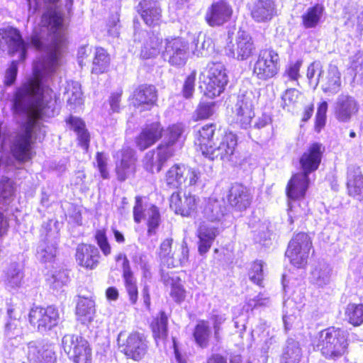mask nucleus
Masks as SVG:
<instances>
[{
    "label": "nucleus",
    "instance_id": "1",
    "mask_svg": "<svg viewBox=\"0 0 363 363\" xmlns=\"http://www.w3.org/2000/svg\"><path fill=\"white\" fill-rule=\"evenodd\" d=\"M347 331L330 327L319 332L313 340L315 350L320 351L326 359H337L343 357L348 349Z\"/></svg>",
    "mask_w": 363,
    "mask_h": 363
},
{
    "label": "nucleus",
    "instance_id": "2",
    "mask_svg": "<svg viewBox=\"0 0 363 363\" xmlns=\"http://www.w3.org/2000/svg\"><path fill=\"white\" fill-rule=\"evenodd\" d=\"M63 350L74 363H91L92 351L88 341L77 335L67 334L62 339Z\"/></svg>",
    "mask_w": 363,
    "mask_h": 363
},
{
    "label": "nucleus",
    "instance_id": "3",
    "mask_svg": "<svg viewBox=\"0 0 363 363\" xmlns=\"http://www.w3.org/2000/svg\"><path fill=\"white\" fill-rule=\"evenodd\" d=\"M311 247L312 242L308 234L297 233L289 242L286 256L294 267L303 268L307 264Z\"/></svg>",
    "mask_w": 363,
    "mask_h": 363
},
{
    "label": "nucleus",
    "instance_id": "4",
    "mask_svg": "<svg viewBox=\"0 0 363 363\" xmlns=\"http://www.w3.org/2000/svg\"><path fill=\"white\" fill-rule=\"evenodd\" d=\"M118 343L121 351L134 361L142 359L147 352V341L143 334L138 332L130 333L126 337L125 334L120 333Z\"/></svg>",
    "mask_w": 363,
    "mask_h": 363
},
{
    "label": "nucleus",
    "instance_id": "5",
    "mask_svg": "<svg viewBox=\"0 0 363 363\" xmlns=\"http://www.w3.org/2000/svg\"><path fill=\"white\" fill-rule=\"evenodd\" d=\"M205 94L209 98L219 96L228 82L224 65L220 62H211L207 66Z\"/></svg>",
    "mask_w": 363,
    "mask_h": 363
},
{
    "label": "nucleus",
    "instance_id": "6",
    "mask_svg": "<svg viewBox=\"0 0 363 363\" xmlns=\"http://www.w3.org/2000/svg\"><path fill=\"white\" fill-rule=\"evenodd\" d=\"M201 179L199 171L184 164H174L166 173V184L170 188L196 185Z\"/></svg>",
    "mask_w": 363,
    "mask_h": 363
},
{
    "label": "nucleus",
    "instance_id": "7",
    "mask_svg": "<svg viewBox=\"0 0 363 363\" xmlns=\"http://www.w3.org/2000/svg\"><path fill=\"white\" fill-rule=\"evenodd\" d=\"M279 55L276 51L272 49L262 50L255 63L253 74L262 80L271 79L279 72Z\"/></svg>",
    "mask_w": 363,
    "mask_h": 363
},
{
    "label": "nucleus",
    "instance_id": "8",
    "mask_svg": "<svg viewBox=\"0 0 363 363\" xmlns=\"http://www.w3.org/2000/svg\"><path fill=\"white\" fill-rule=\"evenodd\" d=\"M28 44L22 38L18 30L13 27L0 28V49L7 50L14 55L18 54L19 59L23 60L26 57Z\"/></svg>",
    "mask_w": 363,
    "mask_h": 363
},
{
    "label": "nucleus",
    "instance_id": "9",
    "mask_svg": "<svg viewBox=\"0 0 363 363\" xmlns=\"http://www.w3.org/2000/svg\"><path fill=\"white\" fill-rule=\"evenodd\" d=\"M30 323L36 327L40 333L50 330L55 327L60 320V314L57 308L52 306L43 308L40 306L33 307L28 315Z\"/></svg>",
    "mask_w": 363,
    "mask_h": 363
},
{
    "label": "nucleus",
    "instance_id": "10",
    "mask_svg": "<svg viewBox=\"0 0 363 363\" xmlns=\"http://www.w3.org/2000/svg\"><path fill=\"white\" fill-rule=\"evenodd\" d=\"M162 57L173 66L184 65L189 57L188 43L180 38H167Z\"/></svg>",
    "mask_w": 363,
    "mask_h": 363
},
{
    "label": "nucleus",
    "instance_id": "11",
    "mask_svg": "<svg viewBox=\"0 0 363 363\" xmlns=\"http://www.w3.org/2000/svg\"><path fill=\"white\" fill-rule=\"evenodd\" d=\"M255 96L252 91H246L238 97L235 106V122L242 128L252 127V120L255 117Z\"/></svg>",
    "mask_w": 363,
    "mask_h": 363
},
{
    "label": "nucleus",
    "instance_id": "12",
    "mask_svg": "<svg viewBox=\"0 0 363 363\" xmlns=\"http://www.w3.org/2000/svg\"><path fill=\"white\" fill-rule=\"evenodd\" d=\"M254 50L255 45L251 35L242 30L238 31L235 43L230 42L225 48L226 55L238 60L248 59Z\"/></svg>",
    "mask_w": 363,
    "mask_h": 363
},
{
    "label": "nucleus",
    "instance_id": "13",
    "mask_svg": "<svg viewBox=\"0 0 363 363\" xmlns=\"http://www.w3.org/2000/svg\"><path fill=\"white\" fill-rule=\"evenodd\" d=\"M233 13V7L228 1L218 0L207 9L204 18L211 27L221 26L231 19Z\"/></svg>",
    "mask_w": 363,
    "mask_h": 363
},
{
    "label": "nucleus",
    "instance_id": "14",
    "mask_svg": "<svg viewBox=\"0 0 363 363\" xmlns=\"http://www.w3.org/2000/svg\"><path fill=\"white\" fill-rule=\"evenodd\" d=\"M170 208L177 214L191 216L196 211L199 199L191 193L174 192L170 197Z\"/></svg>",
    "mask_w": 363,
    "mask_h": 363
},
{
    "label": "nucleus",
    "instance_id": "15",
    "mask_svg": "<svg viewBox=\"0 0 363 363\" xmlns=\"http://www.w3.org/2000/svg\"><path fill=\"white\" fill-rule=\"evenodd\" d=\"M320 83L323 92L328 95H335L341 89L340 73L336 65H330L325 73L320 72L315 80V86Z\"/></svg>",
    "mask_w": 363,
    "mask_h": 363
},
{
    "label": "nucleus",
    "instance_id": "16",
    "mask_svg": "<svg viewBox=\"0 0 363 363\" xmlns=\"http://www.w3.org/2000/svg\"><path fill=\"white\" fill-rule=\"evenodd\" d=\"M174 150L164 145H160L156 151H149L146 153L143 162L147 171L155 173L159 172L164 164L174 155Z\"/></svg>",
    "mask_w": 363,
    "mask_h": 363
},
{
    "label": "nucleus",
    "instance_id": "17",
    "mask_svg": "<svg viewBox=\"0 0 363 363\" xmlns=\"http://www.w3.org/2000/svg\"><path fill=\"white\" fill-rule=\"evenodd\" d=\"M325 147L320 143L311 144L302 154L299 163L302 172L310 174L316 171L321 162Z\"/></svg>",
    "mask_w": 363,
    "mask_h": 363
},
{
    "label": "nucleus",
    "instance_id": "18",
    "mask_svg": "<svg viewBox=\"0 0 363 363\" xmlns=\"http://www.w3.org/2000/svg\"><path fill=\"white\" fill-rule=\"evenodd\" d=\"M358 110L357 101L348 94L339 95L334 104L335 116L340 122H349Z\"/></svg>",
    "mask_w": 363,
    "mask_h": 363
},
{
    "label": "nucleus",
    "instance_id": "19",
    "mask_svg": "<svg viewBox=\"0 0 363 363\" xmlns=\"http://www.w3.org/2000/svg\"><path fill=\"white\" fill-rule=\"evenodd\" d=\"M226 197L229 204L240 211L247 209L250 206L252 199L250 189L239 183L231 185Z\"/></svg>",
    "mask_w": 363,
    "mask_h": 363
},
{
    "label": "nucleus",
    "instance_id": "20",
    "mask_svg": "<svg viewBox=\"0 0 363 363\" xmlns=\"http://www.w3.org/2000/svg\"><path fill=\"white\" fill-rule=\"evenodd\" d=\"M237 145V137L233 133H225L216 146L210 149L208 157L211 160L220 158L222 160H230Z\"/></svg>",
    "mask_w": 363,
    "mask_h": 363
},
{
    "label": "nucleus",
    "instance_id": "21",
    "mask_svg": "<svg viewBox=\"0 0 363 363\" xmlns=\"http://www.w3.org/2000/svg\"><path fill=\"white\" fill-rule=\"evenodd\" d=\"M28 358L35 363H55L56 356L50 345L30 342L28 345Z\"/></svg>",
    "mask_w": 363,
    "mask_h": 363
},
{
    "label": "nucleus",
    "instance_id": "22",
    "mask_svg": "<svg viewBox=\"0 0 363 363\" xmlns=\"http://www.w3.org/2000/svg\"><path fill=\"white\" fill-rule=\"evenodd\" d=\"M157 99V90L152 85H140L133 92V105L138 108L141 107L143 110L150 109L155 104Z\"/></svg>",
    "mask_w": 363,
    "mask_h": 363
},
{
    "label": "nucleus",
    "instance_id": "23",
    "mask_svg": "<svg viewBox=\"0 0 363 363\" xmlns=\"http://www.w3.org/2000/svg\"><path fill=\"white\" fill-rule=\"evenodd\" d=\"M277 14L274 0H257L251 9L252 18L258 23L271 21Z\"/></svg>",
    "mask_w": 363,
    "mask_h": 363
},
{
    "label": "nucleus",
    "instance_id": "24",
    "mask_svg": "<svg viewBox=\"0 0 363 363\" xmlns=\"http://www.w3.org/2000/svg\"><path fill=\"white\" fill-rule=\"evenodd\" d=\"M308 175L301 172L292 176L286 187V194L290 199L304 197L310 184Z\"/></svg>",
    "mask_w": 363,
    "mask_h": 363
},
{
    "label": "nucleus",
    "instance_id": "25",
    "mask_svg": "<svg viewBox=\"0 0 363 363\" xmlns=\"http://www.w3.org/2000/svg\"><path fill=\"white\" fill-rule=\"evenodd\" d=\"M116 157L120 160L116 168L118 179L124 181L134 171L133 150L128 147L123 148L116 153Z\"/></svg>",
    "mask_w": 363,
    "mask_h": 363
},
{
    "label": "nucleus",
    "instance_id": "26",
    "mask_svg": "<svg viewBox=\"0 0 363 363\" xmlns=\"http://www.w3.org/2000/svg\"><path fill=\"white\" fill-rule=\"evenodd\" d=\"M99 258L98 249L91 245H78L76 251V259L79 265L92 269L97 266Z\"/></svg>",
    "mask_w": 363,
    "mask_h": 363
},
{
    "label": "nucleus",
    "instance_id": "27",
    "mask_svg": "<svg viewBox=\"0 0 363 363\" xmlns=\"http://www.w3.org/2000/svg\"><path fill=\"white\" fill-rule=\"evenodd\" d=\"M216 130L214 124L206 125L195 134V143L200 147L202 154L206 157L210 153V149H212L216 145V141L214 138Z\"/></svg>",
    "mask_w": 363,
    "mask_h": 363
},
{
    "label": "nucleus",
    "instance_id": "28",
    "mask_svg": "<svg viewBox=\"0 0 363 363\" xmlns=\"http://www.w3.org/2000/svg\"><path fill=\"white\" fill-rule=\"evenodd\" d=\"M137 10L147 25L151 26L158 23L161 9L157 0H143L139 3Z\"/></svg>",
    "mask_w": 363,
    "mask_h": 363
},
{
    "label": "nucleus",
    "instance_id": "29",
    "mask_svg": "<svg viewBox=\"0 0 363 363\" xmlns=\"http://www.w3.org/2000/svg\"><path fill=\"white\" fill-rule=\"evenodd\" d=\"M347 186L349 194L354 197H363V174L357 164H350L347 167Z\"/></svg>",
    "mask_w": 363,
    "mask_h": 363
},
{
    "label": "nucleus",
    "instance_id": "30",
    "mask_svg": "<svg viewBox=\"0 0 363 363\" xmlns=\"http://www.w3.org/2000/svg\"><path fill=\"white\" fill-rule=\"evenodd\" d=\"M162 128L160 123L147 125L136 139L139 149L144 150L153 145L162 137Z\"/></svg>",
    "mask_w": 363,
    "mask_h": 363
},
{
    "label": "nucleus",
    "instance_id": "31",
    "mask_svg": "<svg viewBox=\"0 0 363 363\" xmlns=\"http://www.w3.org/2000/svg\"><path fill=\"white\" fill-rule=\"evenodd\" d=\"M218 229L206 223L200 225L198 229L199 252L201 255L206 254L211 248L213 242L218 235Z\"/></svg>",
    "mask_w": 363,
    "mask_h": 363
},
{
    "label": "nucleus",
    "instance_id": "32",
    "mask_svg": "<svg viewBox=\"0 0 363 363\" xmlns=\"http://www.w3.org/2000/svg\"><path fill=\"white\" fill-rule=\"evenodd\" d=\"M225 207L222 201L209 198L205 201L202 213L205 219L211 222H218L224 216Z\"/></svg>",
    "mask_w": 363,
    "mask_h": 363
},
{
    "label": "nucleus",
    "instance_id": "33",
    "mask_svg": "<svg viewBox=\"0 0 363 363\" xmlns=\"http://www.w3.org/2000/svg\"><path fill=\"white\" fill-rule=\"evenodd\" d=\"M332 269L325 262H320L313 267L310 281L318 286L323 287L330 282Z\"/></svg>",
    "mask_w": 363,
    "mask_h": 363
},
{
    "label": "nucleus",
    "instance_id": "34",
    "mask_svg": "<svg viewBox=\"0 0 363 363\" xmlns=\"http://www.w3.org/2000/svg\"><path fill=\"white\" fill-rule=\"evenodd\" d=\"M23 278V268L17 262H11L4 270L3 280L8 288L20 287Z\"/></svg>",
    "mask_w": 363,
    "mask_h": 363
},
{
    "label": "nucleus",
    "instance_id": "35",
    "mask_svg": "<svg viewBox=\"0 0 363 363\" xmlns=\"http://www.w3.org/2000/svg\"><path fill=\"white\" fill-rule=\"evenodd\" d=\"M324 13L325 7L320 4L308 8L301 16L302 26L306 29L316 28L320 23Z\"/></svg>",
    "mask_w": 363,
    "mask_h": 363
},
{
    "label": "nucleus",
    "instance_id": "36",
    "mask_svg": "<svg viewBox=\"0 0 363 363\" xmlns=\"http://www.w3.org/2000/svg\"><path fill=\"white\" fill-rule=\"evenodd\" d=\"M95 303L88 298L79 297L76 306V315L83 324L90 323L95 314Z\"/></svg>",
    "mask_w": 363,
    "mask_h": 363
},
{
    "label": "nucleus",
    "instance_id": "37",
    "mask_svg": "<svg viewBox=\"0 0 363 363\" xmlns=\"http://www.w3.org/2000/svg\"><path fill=\"white\" fill-rule=\"evenodd\" d=\"M301 357L302 351L299 343L293 339H289L283 350L280 363H299Z\"/></svg>",
    "mask_w": 363,
    "mask_h": 363
},
{
    "label": "nucleus",
    "instance_id": "38",
    "mask_svg": "<svg viewBox=\"0 0 363 363\" xmlns=\"http://www.w3.org/2000/svg\"><path fill=\"white\" fill-rule=\"evenodd\" d=\"M46 281L54 291H59L69 281L68 272L65 269L52 271L48 274Z\"/></svg>",
    "mask_w": 363,
    "mask_h": 363
},
{
    "label": "nucleus",
    "instance_id": "39",
    "mask_svg": "<svg viewBox=\"0 0 363 363\" xmlns=\"http://www.w3.org/2000/svg\"><path fill=\"white\" fill-rule=\"evenodd\" d=\"M7 313L10 318L5 326V334L9 338H15L21 334V329L19 328L20 313L16 311V308L10 306L7 309Z\"/></svg>",
    "mask_w": 363,
    "mask_h": 363
},
{
    "label": "nucleus",
    "instance_id": "40",
    "mask_svg": "<svg viewBox=\"0 0 363 363\" xmlns=\"http://www.w3.org/2000/svg\"><path fill=\"white\" fill-rule=\"evenodd\" d=\"M57 243L48 238L43 240L37 249L38 258L43 262H51L56 255Z\"/></svg>",
    "mask_w": 363,
    "mask_h": 363
},
{
    "label": "nucleus",
    "instance_id": "41",
    "mask_svg": "<svg viewBox=\"0 0 363 363\" xmlns=\"http://www.w3.org/2000/svg\"><path fill=\"white\" fill-rule=\"evenodd\" d=\"M71 128L77 133L78 140L81 145L87 149L89 142V135L85 128V124L80 118L71 116L68 121Z\"/></svg>",
    "mask_w": 363,
    "mask_h": 363
},
{
    "label": "nucleus",
    "instance_id": "42",
    "mask_svg": "<svg viewBox=\"0 0 363 363\" xmlns=\"http://www.w3.org/2000/svg\"><path fill=\"white\" fill-rule=\"evenodd\" d=\"M162 39L156 35L152 34L143 45L140 55L143 58L148 59L154 57L160 52Z\"/></svg>",
    "mask_w": 363,
    "mask_h": 363
},
{
    "label": "nucleus",
    "instance_id": "43",
    "mask_svg": "<svg viewBox=\"0 0 363 363\" xmlns=\"http://www.w3.org/2000/svg\"><path fill=\"white\" fill-rule=\"evenodd\" d=\"M65 95L69 105L78 106L82 104V92L81 85L77 82H67Z\"/></svg>",
    "mask_w": 363,
    "mask_h": 363
},
{
    "label": "nucleus",
    "instance_id": "44",
    "mask_svg": "<svg viewBox=\"0 0 363 363\" xmlns=\"http://www.w3.org/2000/svg\"><path fill=\"white\" fill-rule=\"evenodd\" d=\"M162 280L166 285H171V297L177 302L181 303L185 298V290L179 282V279L177 277H168L162 276Z\"/></svg>",
    "mask_w": 363,
    "mask_h": 363
},
{
    "label": "nucleus",
    "instance_id": "45",
    "mask_svg": "<svg viewBox=\"0 0 363 363\" xmlns=\"http://www.w3.org/2000/svg\"><path fill=\"white\" fill-rule=\"evenodd\" d=\"M110 58L103 48H97L93 60L92 72L101 74L106 72L109 66Z\"/></svg>",
    "mask_w": 363,
    "mask_h": 363
},
{
    "label": "nucleus",
    "instance_id": "46",
    "mask_svg": "<svg viewBox=\"0 0 363 363\" xmlns=\"http://www.w3.org/2000/svg\"><path fill=\"white\" fill-rule=\"evenodd\" d=\"M184 128L182 124H174L169 126L164 134V141L160 145H164L173 148V145L182 137Z\"/></svg>",
    "mask_w": 363,
    "mask_h": 363
},
{
    "label": "nucleus",
    "instance_id": "47",
    "mask_svg": "<svg viewBox=\"0 0 363 363\" xmlns=\"http://www.w3.org/2000/svg\"><path fill=\"white\" fill-rule=\"evenodd\" d=\"M172 242L173 240L172 238L165 239L161 243L158 252L161 264L164 266H167L168 268H171V265H174V255L172 250Z\"/></svg>",
    "mask_w": 363,
    "mask_h": 363
},
{
    "label": "nucleus",
    "instance_id": "48",
    "mask_svg": "<svg viewBox=\"0 0 363 363\" xmlns=\"http://www.w3.org/2000/svg\"><path fill=\"white\" fill-rule=\"evenodd\" d=\"M345 316L348 322L354 326L363 323V304L350 303L345 310Z\"/></svg>",
    "mask_w": 363,
    "mask_h": 363
},
{
    "label": "nucleus",
    "instance_id": "49",
    "mask_svg": "<svg viewBox=\"0 0 363 363\" xmlns=\"http://www.w3.org/2000/svg\"><path fill=\"white\" fill-rule=\"evenodd\" d=\"M153 335L155 339H163L167 335V316L164 312L161 311L152 323Z\"/></svg>",
    "mask_w": 363,
    "mask_h": 363
},
{
    "label": "nucleus",
    "instance_id": "50",
    "mask_svg": "<svg viewBox=\"0 0 363 363\" xmlns=\"http://www.w3.org/2000/svg\"><path fill=\"white\" fill-rule=\"evenodd\" d=\"M211 330L208 322L201 320L196 325L194 337L196 343L201 347H206L208 344V339Z\"/></svg>",
    "mask_w": 363,
    "mask_h": 363
},
{
    "label": "nucleus",
    "instance_id": "51",
    "mask_svg": "<svg viewBox=\"0 0 363 363\" xmlns=\"http://www.w3.org/2000/svg\"><path fill=\"white\" fill-rule=\"evenodd\" d=\"M213 48L212 39L203 35V36L199 37L193 53L197 57H207L213 51Z\"/></svg>",
    "mask_w": 363,
    "mask_h": 363
},
{
    "label": "nucleus",
    "instance_id": "52",
    "mask_svg": "<svg viewBox=\"0 0 363 363\" xmlns=\"http://www.w3.org/2000/svg\"><path fill=\"white\" fill-rule=\"evenodd\" d=\"M145 217L147 219V234L152 235L156 233L160 223V215L158 208L155 206H151L148 209H145Z\"/></svg>",
    "mask_w": 363,
    "mask_h": 363
},
{
    "label": "nucleus",
    "instance_id": "53",
    "mask_svg": "<svg viewBox=\"0 0 363 363\" xmlns=\"http://www.w3.org/2000/svg\"><path fill=\"white\" fill-rule=\"evenodd\" d=\"M263 267L264 263L262 261H256L252 264L249 272L250 280L259 286L264 277Z\"/></svg>",
    "mask_w": 363,
    "mask_h": 363
},
{
    "label": "nucleus",
    "instance_id": "54",
    "mask_svg": "<svg viewBox=\"0 0 363 363\" xmlns=\"http://www.w3.org/2000/svg\"><path fill=\"white\" fill-rule=\"evenodd\" d=\"M214 105L213 102H201L195 111L196 119H206L212 116L214 113Z\"/></svg>",
    "mask_w": 363,
    "mask_h": 363
},
{
    "label": "nucleus",
    "instance_id": "55",
    "mask_svg": "<svg viewBox=\"0 0 363 363\" xmlns=\"http://www.w3.org/2000/svg\"><path fill=\"white\" fill-rule=\"evenodd\" d=\"M348 28H351L354 31L360 35H363V11L351 16L345 22Z\"/></svg>",
    "mask_w": 363,
    "mask_h": 363
},
{
    "label": "nucleus",
    "instance_id": "56",
    "mask_svg": "<svg viewBox=\"0 0 363 363\" xmlns=\"http://www.w3.org/2000/svg\"><path fill=\"white\" fill-rule=\"evenodd\" d=\"M95 238L103 254L105 256L109 255L111 252V247L106 238L105 231L101 230H97Z\"/></svg>",
    "mask_w": 363,
    "mask_h": 363
},
{
    "label": "nucleus",
    "instance_id": "57",
    "mask_svg": "<svg viewBox=\"0 0 363 363\" xmlns=\"http://www.w3.org/2000/svg\"><path fill=\"white\" fill-rule=\"evenodd\" d=\"M196 73L195 71H193L186 79L182 92L183 95L185 98L189 99L191 98L194 91V85L196 80Z\"/></svg>",
    "mask_w": 363,
    "mask_h": 363
},
{
    "label": "nucleus",
    "instance_id": "58",
    "mask_svg": "<svg viewBox=\"0 0 363 363\" xmlns=\"http://www.w3.org/2000/svg\"><path fill=\"white\" fill-rule=\"evenodd\" d=\"M328 110V103L326 101H323L320 104L318 107L317 113H316V121H315V127L316 128L320 129L324 126L326 118V113ZM320 130H318L319 131Z\"/></svg>",
    "mask_w": 363,
    "mask_h": 363
},
{
    "label": "nucleus",
    "instance_id": "59",
    "mask_svg": "<svg viewBox=\"0 0 363 363\" xmlns=\"http://www.w3.org/2000/svg\"><path fill=\"white\" fill-rule=\"evenodd\" d=\"M299 94V91L296 89H287L282 96L284 105L287 106L294 105L298 101Z\"/></svg>",
    "mask_w": 363,
    "mask_h": 363
},
{
    "label": "nucleus",
    "instance_id": "60",
    "mask_svg": "<svg viewBox=\"0 0 363 363\" xmlns=\"http://www.w3.org/2000/svg\"><path fill=\"white\" fill-rule=\"evenodd\" d=\"M123 279L125 281V286H132L136 284L135 279L130 270L129 261L127 257H124V262L123 264Z\"/></svg>",
    "mask_w": 363,
    "mask_h": 363
},
{
    "label": "nucleus",
    "instance_id": "61",
    "mask_svg": "<svg viewBox=\"0 0 363 363\" xmlns=\"http://www.w3.org/2000/svg\"><path fill=\"white\" fill-rule=\"evenodd\" d=\"M18 72V63L16 61H13L9 66V67L6 69L5 74V79L4 83L7 86H10L16 80Z\"/></svg>",
    "mask_w": 363,
    "mask_h": 363
},
{
    "label": "nucleus",
    "instance_id": "62",
    "mask_svg": "<svg viewBox=\"0 0 363 363\" xmlns=\"http://www.w3.org/2000/svg\"><path fill=\"white\" fill-rule=\"evenodd\" d=\"M142 205V198L140 196L135 197V204L133 208V218L135 223H139L145 216Z\"/></svg>",
    "mask_w": 363,
    "mask_h": 363
},
{
    "label": "nucleus",
    "instance_id": "63",
    "mask_svg": "<svg viewBox=\"0 0 363 363\" xmlns=\"http://www.w3.org/2000/svg\"><path fill=\"white\" fill-rule=\"evenodd\" d=\"M301 61H296L294 63L290 64L285 71V74L291 80H297L300 76L299 70L301 67Z\"/></svg>",
    "mask_w": 363,
    "mask_h": 363
},
{
    "label": "nucleus",
    "instance_id": "64",
    "mask_svg": "<svg viewBox=\"0 0 363 363\" xmlns=\"http://www.w3.org/2000/svg\"><path fill=\"white\" fill-rule=\"evenodd\" d=\"M189 250L186 246L182 245L181 247V253L178 257L173 258L174 265H171V268L184 266L188 262Z\"/></svg>",
    "mask_w": 363,
    "mask_h": 363
}]
</instances>
